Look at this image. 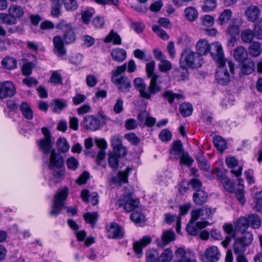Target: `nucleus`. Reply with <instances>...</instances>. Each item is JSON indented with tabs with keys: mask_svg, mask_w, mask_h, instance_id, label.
Instances as JSON below:
<instances>
[{
	"mask_svg": "<svg viewBox=\"0 0 262 262\" xmlns=\"http://www.w3.org/2000/svg\"><path fill=\"white\" fill-rule=\"evenodd\" d=\"M113 41L114 45H120L122 43L121 38L120 35L113 30H112L108 35L104 39V42L109 43Z\"/></svg>",
	"mask_w": 262,
	"mask_h": 262,
	"instance_id": "nucleus-30",
	"label": "nucleus"
},
{
	"mask_svg": "<svg viewBox=\"0 0 262 262\" xmlns=\"http://www.w3.org/2000/svg\"><path fill=\"white\" fill-rule=\"evenodd\" d=\"M50 82L54 85L62 84V78L58 72L54 71L50 76Z\"/></svg>",
	"mask_w": 262,
	"mask_h": 262,
	"instance_id": "nucleus-56",
	"label": "nucleus"
},
{
	"mask_svg": "<svg viewBox=\"0 0 262 262\" xmlns=\"http://www.w3.org/2000/svg\"><path fill=\"white\" fill-rule=\"evenodd\" d=\"M260 10L258 7L251 5L247 8L245 15L248 21L255 23L259 18Z\"/></svg>",
	"mask_w": 262,
	"mask_h": 262,
	"instance_id": "nucleus-18",
	"label": "nucleus"
},
{
	"mask_svg": "<svg viewBox=\"0 0 262 262\" xmlns=\"http://www.w3.org/2000/svg\"><path fill=\"white\" fill-rule=\"evenodd\" d=\"M198 56L201 57L209 53L216 63L223 64L224 52L222 47L219 42L209 44L206 39L200 40L196 45Z\"/></svg>",
	"mask_w": 262,
	"mask_h": 262,
	"instance_id": "nucleus-3",
	"label": "nucleus"
},
{
	"mask_svg": "<svg viewBox=\"0 0 262 262\" xmlns=\"http://www.w3.org/2000/svg\"><path fill=\"white\" fill-rule=\"evenodd\" d=\"M243 181H241V184H239L238 182V185L240 187L238 188L235 191V196L239 202V203L242 205H244L246 203V199L245 197V193L244 190V184L242 183Z\"/></svg>",
	"mask_w": 262,
	"mask_h": 262,
	"instance_id": "nucleus-48",
	"label": "nucleus"
},
{
	"mask_svg": "<svg viewBox=\"0 0 262 262\" xmlns=\"http://www.w3.org/2000/svg\"><path fill=\"white\" fill-rule=\"evenodd\" d=\"M248 52L249 55L252 57L259 56L261 53L260 43L257 41L252 42L248 48Z\"/></svg>",
	"mask_w": 262,
	"mask_h": 262,
	"instance_id": "nucleus-34",
	"label": "nucleus"
},
{
	"mask_svg": "<svg viewBox=\"0 0 262 262\" xmlns=\"http://www.w3.org/2000/svg\"><path fill=\"white\" fill-rule=\"evenodd\" d=\"M137 210L138 209L134 210L130 214V219L136 224H140L141 223H144L145 221V215L141 212V211H138Z\"/></svg>",
	"mask_w": 262,
	"mask_h": 262,
	"instance_id": "nucleus-44",
	"label": "nucleus"
},
{
	"mask_svg": "<svg viewBox=\"0 0 262 262\" xmlns=\"http://www.w3.org/2000/svg\"><path fill=\"white\" fill-rule=\"evenodd\" d=\"M126 70V63L117 67L116 70L112 71V81L115 84L118 90L123 93L129 92L131 82L128 78L122 75Z\"/></svg>",
	"mask_w": 262,
	"mask_h": 262,
	"instance_id": "nucleus-4",
	"label": "nucleus"
},
{
	"mask_svg": "<svg viewBox=\"0 0 262 262\" xmlns=\"http://www.w3.org/2000/svg\"><path fill=\"white\" fill-rule=\"evenodd\" d=\"M226 165L231 169L230 172L237 178V181L241 184L243 179L240 177L242 174L243 167L238 165V160L233 157H227L225 159Z\"/></svg>",
	"mask_w": 262,
	"mask_h": 262,
	"instance_id": "nucleus-9",
	"label": "nucleus"
},
{
	"mask_svg": "<svg viewBox=\"0 0 262 262\" xmlns=\"http://www.w3.org/2000/svg\"><path fill=\"white\" fill-rule=\"evenodd\" d=\"M106 117L103 114L98 116H86L82 121L84 126L88 130L96 131L106 124Z\"/></svg>",
	"mask_w": 262,
	"mask_h": 262,
	"instance_id": "nucleus-7",
	"label": "nucleus"
},
{
	"mask_svg": "<svg viewBox=\"0 0 262 262\" xmlns=\"http://www.w3.org/2000/svg\"><path fill=\"white\" fill-rule=\"evenodd\" d=\"M195 55L196 54L190 50H185L180 59L181 67L188 68H200L202 64V58Z\"/></svg>",
	"mask_w": 262,
	"mask_h": 262,
	"instance_id": "nucleus-6",
	"label": "nucleus"
},
{
	"mask_svg": "<svg viewBox=\"0 0 262 262\" xmlns=\"http://www.w3.org/2000/svg\"><path fill=\"white\" fill-rule=\"evenodd\" d=\"M66 164L68 168L72 170H76L79 165L78 160L74 157H71L67 160Z\"/></svg>",
	"mask_w": 262,
	"mask_h": 262,
	"instance_id": "nucleus-60",
	"label": "nucleus"
},
{
	"mask_svg": "<svg viewBox=\"0 0 262 262\" xmlns=\"http://www.w3.org/2000/svg\"><path fill=\"white\" fill-rule=\"evenodd\" d=\"M131 170V168H126L125 171H119L116 175H111L110 182L113 184L120 186L122 183H125L128 182V173Z\"/></svg>",
	"mask_w": 262,
	"mask_h": 262,
	"instance_id": "nucleus-15",
	"label": "nucleus"
},
{
	"mask_svg": "<svg viewBox=\"0 0 262 262\" xmlns=\"http://www.w3.org/2000/svg\"><path fill=\"white\" fill-rule=\"evenodd\" d=\"M233 55L236 60L243 62L247 59L248 54L247 51L245 48L239 46L235 49Z\"/></svg>",
	"mask_w": 262,
	"mask_h": 262,
	"instance_id": "nucleus-26",
	"label": "nucleus"
},
{
	"mask_svg": "<svg viewBox=\"0 0 262 262\" xmlns=\"http://www.w3.org/2000/svg\"><path fill=\"white\" fill-rule=\"evenodd\" d=\"M159 137L162 141L166 142L171 139L172 134L168 129L165 128L160 132Z\"/></svg>",
	"mask_w": 262,
	"mask_h": 262,
	"instance_id": "nucleus-55",
	"label": "nucleus"
},
{
	"mask_svg": "<svg viewBox=\"0 0 262 262\" xmlns=\"http://www.w3.org/2000/svg\"><path fill=\"white\" fill-rule=\"evenodd\" d=\"M175 254L177 259L174 262H196V256L192 251L179 248L176 251Z\"/></svg>",
	"mask_w": 262,
	"mask_h": 262,
	"instance_id": "nucleus-12",
	"label": "nucleus"
},
{
	"mask_svg": "<svg viewBox=\"0 0 262 262\" xmlns=\"http://www.w3.org/2000/svg\"><path fill=\"white\" fill-rule=\"evenodd\" d=\"M95 12L94 9L85 10L81 12V20L85 25H88Z\"/></svg>",
	"mask_w": 262,
	"mask_h": 262,
	"instance_id": "nucleus-47",
	"label": "nucleus"
},
{
	"mask_svg": "<svg viewBox=\"0 0 262 262\" xmlns=\"http://www.w3.org/2000/svg\"><path fill=\"white\" fill-rule=\"evenodd\" d=\"M223 64L217 63L219 67L216 71L215 79L217 82L221 85H227L230 81V75L227 69L225 68L226 59L223 57Z\"/></svg>",
	"mask_w": 262,
	"mask_h": 262,
	"instance_id": "nucleus-8",
	"label": "nucleus"
},
{
	"mask_svg": "<svg viewBox=\"0 0 262 262\" xmlns=\"http://www.w3.org/2000/svg\"><path fill=\"white\" fill-rule=\"evenodd\" d=\"M0 20L2 23L8 25H12L16 24L17 19L15 16L10 14L1 13L0 14Z\"/></svg>",
	"mask_w": 262,
	"mask_h": 262,
	"instance_id": "nucleus-45",
	"label": "nucleus"
},
{
	"mask_svg": "<svg viewBox=\"0 0 262 262\" xmlns=\"http://www.w3.org/2000/svg\"><path fill=\"white\" fill-rule=\"evenodd\" d=\"M63 5L66 9L69 11H75L78 7L76 0H63Z\"/></svg>",
	"mask_w": 262,
	"mask_h": 262,
	"instance_id": "nucleus-51",
	"label": "nucleus"
},
{
	"mask_svg": "<svg viewBox=\"0 0 262 262\" xmlns=\"http://www.w3.org/2000/svg\"><path fill=\"white\" fill-rule=\"evenodd\" d=\"M9 13L13 16H15L17 19V18H19L23 16L24 11L21 7L16 5H13L9 7Z\"/></svg>",
	"mask_w": 262,
	"mask_h": 262,
	"instance_id": "nucleus-42",
	"label": "nucleus"
},
{
	"mask_svg": "<svg viewBox=\"0 0 262 262\" xmlns=\"http://www.w3.org/2000/svg\"><path fill=\"white\" fill-rule=\"evenodd\" d=\"M255 36L254 32L250 29H246L241 33L242 41L247 43H251Z\"/></svg>",
	"mask_w": 262,
	"mask_h": 262,
	"instance_id": "nucleus-43",
	"label": "nucleus"
},
{
	"mask_svg": "<svg viewBox=\"0 0 262 262\" xmlns=\"http://www.w3.org/2000/svg\"><path fill=\"white\" fill-rule=\"evenodd\" d=\"M184 152V151L183 149V144L180 140H177L172 143L170 153L173 156L174 159H179L181 155Z\"/></svg>",
	"mask_w": 262,
	"mask_h": 262,
	"instance_id": "nucleus-24",
	"label": "nucleus"
},
{
	"mask_svg": "<svg viewBox=\"0 0 262 262\" xmlns=\"http://www.w3.org/2000/svg\"><path fill=\"white\" fill-rule=\"evenodd\" d=\"M108 237L113 239H121L124 237L123 228L115 222L111 223L107 227Z\"/></svg>",
	"mask_w": 262,
	"mask_h": 262,
	"instance_id": "nucleus-14",
	"label": "nucleus"
},
{
	"mask_svg": "<svg viewBox=\"0 0 262 262\" xmlns=\"http://www.w3.org/2000/svg\"><path fill=\"white\" fill-rule=\"evenodd\" d=\"M255 198L256 199L255 208L257 211L262 212V191L257 192Z\"/></svg>",
	"mask_w": 262,
	"mask_h": 262,
	"instance_id": "nucleus-64",
	"label": "nucleus"
},
{
	"mask_svg": "<svg viewBox=\"0 0 262 262\" xmlns=\"http://www.w3.org/2000/svg\"><path fill=\"white\" fill-rule=\"evenodd\" d=\"M69 188L67 186L58 189L54 195L53 204L50 215L52 216H57L59 214L63 208L64 202L68 196Z\"/></svg>",
	"mask_w": 262,
	"mask_h": 262,
	"instance_id": "nucleus-5",
	"label": "nucleus"
},
{
	"mask_svg": "<svg viewBox=\"0 0 262 262\" xmlns=\"http://www.w3.org/2000/svg\"><path fill=\"white\" fill-rule=\"evenodd\" d=\"M54 47V52L59 56H62L66 53V50L64 47V40L61 36L56 35L53 39Z\"/></svg>",
	"mask_w": 262,
	"mask_h": 262,
	"instance_id": "nucleus-20",
	"label": "nucleus"
},
{
	"mask_svg": "<svg viewBox=\"0 0 262 262\" xmlns=\"http://www.w3.org/2000/svg\"><path fill=\"white\" fill-rule=\"evenodd\" d=\"M172 258V251L169 249H165L159 258V262H170Z\"/></svg>",
	"mask_w": 262,
	"mask_h": 262,
	"instance_id": "nucleus-50",
	"label": "nucleus"
},
{
	"mask_svg": "<svg viewBox=\"0 0 262 262\" xmlns=\"http://www.w3.org/2000/svg\"><path fill=\"white\" fill-rule=\"evenodd\" d=\"M180 159V163L188 166H191L193 162V160L191 158L187 152L184 151L179 158Z\"/></svg>",
	"mask_w": 262,
	"mask_h": 262,
	"instance_id": "nucleus-58",
	"label": "nucleus"
},
{
	"mask_svg": "<svg viewBox=\"0 0 262 262\" xmlns=\"http://www.w3.org/2000/svg\"><path fill=\"white\" fill-rule=\"evenodd\" d=\"M23 116L27 119L31 120L33 118V112L28 102H23L19 107Z\"/></svg>",
	"mask_w": 262,
	"mask_h": 262,
	"instance_id": "nucleus-27",
	"label": "nucleus"
},
{
	"mask_svg": "<svg viewBox=\"0 0 262 262\" xmlns=\"http://www.w3.org/2000/svg\"><path fill=\"white\" fill-rule=\"evenodd\" d=\"M41 132L44 137L37 140V144L39 150L42 152L45 156H47L50 154L48 166L53 170V177L56 178H61L64 174V170L61 169L64 163L63 157L53 148L54 138H53L49 129L43 127L41 128Z\"/></svg>",
	"mask_w": 262,
	"mask_h": 262,
	"instance_id": "nucleus-1",
	"label": "nucleus"
},
{
	"mask_svg": "<svg viewBox=\"0 0 262 262\" xmlns=\"http://www.w3.org/2000/svg\"><path fill=\"white\" fill-rule=\"evenodd\" d=\"M83 217L86 223L94 226L97 221L98 213L97 212H87L83 214Z\"/></svg>",
	"mask_w": 262,
	"mask_h": 262,
	"instance_id": "nucleus-40",
	"label": "nucleus"
},
{
	"mask_svg": "<svg viewBox=\"0 0 262 262\" xmlns=\"http://www.w3.org/2000/svg\"><path fill=\"white\" fill-rule=\"evenodd\" d=\"M232 14V11L230 9L224 10L219 18L220 24L223 25L226 24L230 19Z\"/></svg>",
	"mask_w": 262,
	"mask_h": 262,
	"instance_id": "nucleus-49",
	"label": "nucleus"
},
{
	"mask_svg": "<svg viewBox=\"0 0 262 262\" xmlns=\"http://www.w3.org/2000/svg\"><path fill=\"white\" fill-rule=\"evenodd\" d=\"M57 148L62 153H66L70 148V145L66 138H59L56 142Z\"/></svg>",
	"mask_w": 262,
	"mask_h": 262,
	"instance_id": "nucleus-46",
	"label": "nucleus"
},
{
	"mask_svg": "<svg viewBox=\"0 0 262 262\" xmlns=\"http://www.w3.org/2000/svg\"><path fill=\"white\" fill-rule=\"evenodd\" d=\"M163 97L170 104H172L174 102L175 99L178 100L183 99L184 97L182 94L174 93L171 90L165 91L162 94Z\"/></svg>",
	"mask_w": 262,
	"mask_h": 262,
	"instance_id": "nucleus-29",
	"label": "nucleus"
},
{
	"mask_svg": "<svg viewBox=\"0 0 262 262\" xmlns=\"http://www.w3.org/2000/svg\"><path fill=\"white\" fill-rule=\"evenodd\" d=\"M216 0H205L204 5L202 6V10L204 12L213 11L216 7Z\"/></svg>",
	"mask_w": 262,
	"mask_h": 262,
	"instance_id": "nucleus-52",
	"label": "nucleus"
},
{
	"mask_svg": "<svg viewBox=\"0 0 262 262\" xmlns=\"http://www.w3.org/2000/svg\"><path fill=\"white\" fill-rule=\"evenodd\" d=\"M155 62L151 61L146 65V72L150 82L147 85L144 80L140 78H136L134 80L135 89L139 91L140 96L146 100H151L156 94L162 91V86L158 82L159 76L155 72Z\"/></svg>",
	"mask_w": 262,
	"mask_h": 262,
	"instance_id": "nucleus-2",
	"label": "nucleus"
},
{
	"mask_svg": "<svg viewBox=\"0 0 262 262\" xmlns=\"http://www.w3.org/2000/svg\"><path fill=\"white\" fill-rule=\"evenodd\" d=\"M208 198V193L204 190L194 192L192 195L193 202L198 206H203L207 202Z\"/></svg>",
	"mask_w": 262,
	"mask_h": 262,
	"instance_id": "nucleus-21",
	"label": "nucleus"
},
{
	"mask_svg": "<svg viewBox=\"0 0 262 262\" xmlns=\"http://www.w3.org/2000/svg\"><path fill=\"white\" fill-rule=\"evenodd\" d=\"M35 65L32 62H28L24 64L22 67V74L25 76H29L31 74L32 69Z\"/></svg>",
	"mask_w": 262,
	"mask_h": 262,
	"instance_id": "nucleus-59",
	"label": "nucleus"
},
{
	"mask_svg": "<svg viewBox=\"0 0 262 262\" xmlns=\"http://www.w3.org/2000/svg\"><path fill=\"white\" fill-rule=\"evenodd\" d=\"M51 106L55 113H59L67 106V101L62 99H56L53 101Z\"/></svg>",
	"mask_w": 262,
	"mask_h": 262,
	"instance_id": "nucleus-37",
	"label": "nucleus"
},
{
	"mask_svg": "<svg viewBox=\"0 0 262 262\" xmlns=\"http://www.w3.org/2000/svg\"><path fill=\"white\" fill-rule=\"evenodd\" d=\"M104 19L103 17L97 16L94 17L92 20L91 24L93 27L95 29H101L104 25Z\"/></svg>",
	"mask_w": 262,
	"mask_h": 262,
	"instance_id": "nucleus-53",
	"label": "nucleus"
},
{
	"mask_svg": "<svg viewBox=\"0 0 262 262\" xmlns=\"http://www.w3.org/2000/svg\"><path fill=\"white\" fill-rule=\"evenodd\" d=\"M152 30L163 39L167 40L169 38V36L166 32L161 29L159 26L156 25H153L152 26Z\"/></svg>",
	"mask_w": 262,
	"mask_h": 262,
	"instance_id": "nucleus-57",
	"label": "nucleus"
},
{
	"mask_svg": "<svg viewBox=\"0 0 262 262\" xmlns=\"http://www.w3.org/2000/svg\"><path fill=\"white\" fill-rule=\"evenodd\" d=\"M58 28L63 32V39L65 44H70L74 42L76 39V34L71 24L60 23L58 25Z\"/></svg>",
	"mask_w": 262,
	"mask_h": 262,
	"instance_id": "nucleus-10",
	"label": "nucleus"
},
{
	"mask_svg": "<svg viewBox=\"0 0 262 262\" xmlns=\"http://www.w3.org/2000/svg\"><path fill=\"white\" fill-rule=\"evenodd\" d=\"M254 69L255 64L254 62L252 61H248L242 64L239 72V77L250 74L254 71Z\"/></svg>",
	"mask_w": 262,
	"mask_h": 262,
	"instance_id": "nucleus-32",
	"label": "nucleus"
},
{
	"mask_svg": "<svg viewBox=\"0 0 262 262\" xmlns=\"http://www.w3.org/2000/svg\"><path fill=\"white\" fill-rule=\"evenodd\" d=\"M179 110L182 116L183 117H186L192 114L193 107L190 103L184 102L180 104Z\"/></svg>",
	"mask_w": 262,
	"mask_h": 262,
	"instance_id": "nucleus-41",
	"label": "nucleus"
},
{
	"mask_svg": "<svg viewBox=\"0 0 262 262\" xmlns=\"http://www.w3.org/2000/svg\"><path fill=\"white\" fill-rule=\"evenodd\" d=\"M146 258L148 262H156L158 259V252L156 250H150L146 252Z\"/></svg>",
	"mask_w": 262,
	"mask_h": 262,
	"instance_id": "nucleus-63",
	"label": "nucleus"
},
{
	"mask_svg": "<svg viewBox=\"0 0 262 262\" xmlns=\"http://www.w3.org/2000/svg\"><path fill=\"white\" fill-rule=\"evenodd\" d=\"M158 68L161 72L166 73L172 69V64L166 59L160 62L158 64Z\"/></svg>",
	"mask_w": 262,
	"mask_h": 262,
	"instance_id": "nucleus-54",
	"label": "nucleus"
},
{
	"mask_svg": "<svg viewBox=\"0 0 262 262\" xmlns=\"http://www.w3.org/2000/svg\"><path fill=\"white\" fill-rule=\"evenodd\" d=\"M250 226L247 217L241 216L236 222L235 229L237 231L244 233Z\"/></svg>",
	"mask_w": 262,
	"mask_h": 262,
	"instance_id": "nucleus-33",
	"label": "nucleus"
},
{
	"mask_svg": "<svg viewBox=\"0 0 262 262\" xmlns=\"http://www.w3.org/2000/svg\"><path fill=\"white\" fill-rule=\"evenodd\" d=\"M119 157L116 155H110L108 158V164L113 170H116L118 168Z\"/></svg>",
	"mask_w": 262,
	"mask_h": 262,
	"instance_id": "nucleus-61",
	"label": "nucleus"
},
{
	"mask_svg": "<svg viewBox=\"0 0 262 262\" xmlns=\"http://www.w3.org/2000/svg\"><path fill=\"white\" fill-rule=\"evenodd\" d=\"M1 64L4 68L11 70L17 68V61L12 57L7 56L2 60Z\"/></svg>",
	"mask_w": 262,
	"mask_h": 262,
	"instance_id": "nucleus-28",
	"label": "nucleus"
},
{
	"mask_svg": "<svg viewBox=\"0 0 262 262\" xmlns=\"http://www.w3.org/2000/svg\"><path fill=\"white\" fill-rule=\"evenodd\" d=\"M215 212V209H212L206 205L199 209L192 210L191 212V222H195L200 217L203 219L210 218Z\"/></svg>",
	"mask_w": 262,
	"mask_h": 262,
	"instance_id": "nucleus-11",
	"label": "nucleus"
},
{
	"mask_svg": "<svg viewBox=\"0 0 262 262\" xmlns=\"http://www.w3.org/2000/svg\"><path fill=\"white\" fill-rule=\"evenodd\" d=\"M248 246L246 245L242 238L238 237L235 238L233 244V249L235 254H244L246 248Z\"/></svg>",
	"mask_w": 262,
	"mask_h": 262,
	"instance_id": "nucleus-35",
	"label": "nucleus"
},
{
	"mask_svg": "<svg viewBox=\"0 0 262 262\" xmlns=\"http://www.w3.org/2000/svg\"><path fill=\"white\" fill-rule=\"evenodd\" d=\"M204 255L208 261L216 262L220 258L221 253L217 247L212 246L206 250Z\"/></svg>",
	"mask_w": 262,
	"mask_h": 262,
	"instance_id": "nucleus-19",
	"label": "nucleus"
},
{
	"mask_svg": "<svg viewBox=\"0 0 262 262\" xmlns=\"http://www.w3.org/2000/svg\"><path fill=\"white\" fill-rule=\"evenodd\" d=\"M175 239V233L172 230H164L161 238L157 239L156 243L159 247L163 248Z\"/></svg>",
	"mask_w": 262,
	"mask_h": 262,
	"instance_id": "nucleus-16",
	"label": "nucleus"
},
{
	"mask_svg": "<svg viewBox=\"0 0 262 262\" xmlns=\"http://www.w3.org/2000/svg\"><path fill=\"white\" fill-rule=\"evenodd\" d=\"M194 222L190 221V223L186 226V229L187 232L191 235L195 236L198 235L200 230L206 227L209 223L207 221H200L196 223L195 225H194L193 223Z\"/></svg>",
	"mask_w": 262,
	"mask_h": 262,
	"instance_id": "nucleus-17",
	"label": "nucleus"
},
{
	"mask_svg": "<svg viewBox=\"0 0 262 262\" xmlns=\"http://www.w3.org/2000/svg\"><path fill=\"white\" fill-rule=\"evenodd\" d=\"M16 93L14 84L10 81L0 82V99L11 97Z\"/></svg>",
	"mask_w": 262,
	"mask_h": 262,
	"instance_id": "nucleus-13",
	"label": "nucleus"
},
{
	"mask_svg": "<svg viewBox=\"0 0 262 262\" xmlns=\"http://www.w3.org/2000/svg\"><path fill=\"white\" fill-rule=\"evenodd\" d=\"M187 67H180L175 70L174 74L177 80H185L188 78V71Z\"/></svg>",
	"mask_w": 262,
	"mask_h": 262,
	"instance_id": "nucleus-38",
	"label": "nucleus"
},
{
	"mask_svg": "<svg viewBox=\"0 0 262 262\" xmlns=\"http://www.w3.org/2000/svg\"><path fill=\"white\" fill-rule=\"evenodd\" d=\"M225 189L229 192H233L234 191V182L230 179L227 178L222 183Z\"/></svg>",
	"mask_w": 262,
	"mask_h": 262,
	"instance_id": "nucleus-62",
	"label": "nucleus"
},
{
	"mask_svg": "<svg viewBox=\"0 0 262 262\" xmlns=\"http://www.w3.org/2000/svg\"><path fill=\"white\" fill-rule=\"evenodd\" d=\"M139 200L137 198H131L123 200V202L120 204L123 205L124 209L126 212L134 211L136 209H139Z\"/></svg>",
	"mask_w": 262,
	"mask_h": 262,
	"instance_id": "nucleus-22",
	"label": "nucleus"
},
{
	"mask_svg": "<svg viewBox=\"0 0 262 262\" xmlns=\"http://www.w3.org/2000/svg\"><path fill=\"white\" fill-rule=\"evenodd\" d=\"M250 226L254 229H258L261 225V219L256 214H250L247 217Z\"/></svg>",
	"mask_w": 262,
	"mask_h": 262,
	"instance_id": "nucleus-36",
	"label": "nucleus"
},
{
	"mask_svg": "<svg viewBox=\"0 0 262 262\" xmlns=\"http://www.w3.org/2000/svg\"><path fill=\"white\" fill-rule=\"evenodd\" d=\"M213 142L215 147L221 152H223L227 147L226 140L221 136L214 137Z\"/></svg>",
	"mask_w": 262,
	"mask_h": 262,
	"instance_id": "nucleus-39",
	"label": "nucleus"
},
{
	"mask_svg": "<svg viewBox=\"0 0 262 262\" xmlns=\"http://www.w3.org/2000/svg\"><path fill=\"white\" fill-rule=\"evenodd\" d=\"M184 14L185 18L189 21L196 20L199 17L197 10L193 7H188L185 9Z\"/></svg>",
	"mask_w": 262,
	"mask_h": 262,
	"instance_id": "nucleus-31",
	"label": "nucleus"
},
{
	"mask_svg": "<svg viewBox=\"0 0 262 262\" xmlns=\"http://www.w3.org/2000/svg\"><path fill=\"white\" fill-rule=\"evenodd\" d=\"M223 229L225 232L228 234V236H227L225 240L222 242V244L225 248H227L231 239L235 237L236 232L233 229V226L229 224H225L223 226Z\"/></svg>",
	"mask_w": 262,
	"mask_h": 262,
	"instance_id": "nucleus-23",
	"label": "nucleus"
},
{
	"mask_svg": "<svg viewBox=\"0 0 262 262\" xmlns=\"http://www.w3.org/2000/svg\"><path fill=\"white\" fill-rule=\"evenodd\" d=\"M112 59L117 62H123L127 56L126 51L122 48L113 49L111 52Z\"/></svg>",
	"mask_w": 262,
	"mask_h": 262,
	"instance_id": "nucleus-25",
	"label": "nucleus"
}]
</instances>
